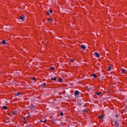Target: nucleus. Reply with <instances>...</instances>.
I'll list each match as a JSON object with an SVG mask.
<instances>
[{
    "label": "nucleus",
    "instance_id": "4be33fe9",
    "mask_svg": "<svg viewBox=\"0 0 127 127\" xmlns=\"http://www.w3.org/2000/svg\"><path fill=\"white\" fill-rule=\"evenodd\" d=\"M64 115V114L63 113H61V117H63V116Z\"/></svg>",
    "mask_w": 127,
    "mask_h": 127
},
{
    "label": "nucleus",
    "instance_id": "b1692460",
    "mask_svg": "<svg viewBox=\"0 0 127 127\" xmlns=\"http://www.w3.org/2000/svg\"><path fill=\"white\" fill-rule=\"evenodd\" d=\"M59 81L60 82H62V78H60Z\"/></svg>",
    "mask_w": 127,
    "mask_h": 127
},
{
    "label": "nucleus",
    "instance_id": "1a4fd4ad",
    "mask_svg": "<svg viewBox=\"0 0 127 127\" xmlns=\"http://www.w3.org/2000/svg\"><path fill=\"white\" fill-rule=\"evenodd\" d=\"M45 86H46V83H43L41 86L42 87H45Z\"/></svg>",
    "mask_w": 127,
    "mask_h": 127
},
{
    "label": "nucleus",
    "instance_id": "ddd939ff",
    "mask_svg": "<svg viewBox=\"0 0 127 127\" xmlns=\"http://www.w3.org/2000/svg\"><path fill=\"white\" fill-rule=\"evenodd\" d=\"M16 114H17V111H13V112H12V115H16Z\"/></svg>",
    "mask_w": 127,
    "mask_h": 127
},
{
    "label": "nucleus",
    "instance_id": "2eb2a0df",
    "mask_svg": "<svg viewBox=\"0 0 127 127\" xmlns=\"http://www.w3.org/2000/svg\"><path fill=\"white\" fill-rule=\"evenodd\" d=\"M46 121H47V120L45 119L44 121L43 120L40 121V122L41 123H45V122H46Z\"/></svg>",
    "mask_w": 127,
    "mask_h": 127
},
{
    "label": "nucleus",
    "instance_id": "7ed1b4c3",
    "mask_svg": "<svg viewBox=\"0 0 127 127\" xmlns=\"http://www.w3.org/2000/svg\"><path fill=\"white\" fill-rule=\"evenodd\" d=\"M19 19H21V20H23V19H24V15H22L21 16H20Z\"/></svg>",
    "mask_w": 127,
    "mask_h": 127
},
{
    "label": "nucleus",
    "instance_id": "20e7f679",
    "mask_svg": "<svg viewBox=\"0 0 127 127\" xmlns=\"http://www.w3.org/2000/svg\"><path fill=\"white\" fill-rule=\"evenodd\" d=\"M50 13H52V11L51 10H49V11L47 12V15H50Z\"/></svg>",
    "mask_w": 127,
    "mask_h": 127
},
{
    "label": "nucleus",
    "instance_id": "6e6552de",
    "mask_svg": "<svg viewBox=\"0 0 127 127\" xmlns=\"http://www.w3.org/2000/svg\"><path fill=\"white\" fill-rule=\"evenodd\" d=\"M115 127H119V123H118V121L115 122Z\"/></svg>",
    "mask_w": 127,
    "mask_h": 127
},
{
    "label": "nucleus",
    "instance_id": "9b49d317",
    "mask_svg": "<svg viewBox=\"0 0 127 127\" xmlns=\"http://www.w3.org/2000/svg\"><path fill=\"white\" fill-rule=\"evenodd\" d=\"M80 47H81V48H82V49H83V50H85V48H86V47H85V46H84V45H81V46H80Z\"/></svg>",
    "mask_w": 127,
    "mask_h": 127
},
{
    "label": "nucleus",
    "instance_id": "6ab92c4d",
    "mask_svg": "<svg viewBox=\"0 0 127 127\" xmlns=\"http://www.w3.org/2000/svg\"><path fill=\"white\" fill-rule=\"evenodd\" d=\"M50 70H52L53 71V70H54V67H50Z\"/></svg>",
    "mask_w": 127,
    "mask_h": 127
},
{
    "label": "nucleus",
    "instance_id": "bb28decb",
    "mask_svg": "<svg viewBox=\"0 0 127 127\" xmlns=\"http://www.w3.org/2000/svg\"><path fill=\"white\" fill-rule=\"evenodd\" d=\"M116 118H118V115H116Z\"/></svg>",
    "mask_w": 127,
    "mask_h": 127
},
{
    "label": "nucleus",
    "instance_id": "423d86ee",
    "mask_svg": "<svg viewBox=\"0 0 127 127\" xmlns=\"http://www.w3.org/2000/svg\"><path fill=\"white\" fill-rule=\"evenodd\" d=\"M79 93L78 90H76L75 91V93H74L75 96H78V95H79Z\"/></svg>",
    "mask_w": 127,
    "mask_h": 127
},
{
    "label": "nucleus",
    "instance_id": "f8f14e48",
    "mask_svg": "<svg viewBox=\"0 0 127 127\" xmlns=\"http://www.w3.org/2000/svg\"><path fill=\"white\" fill-rule=\"evenodd\" d=\"M2 109L3 110H7V107L6 106H4L2 107Z\"/></svg>",
    "mask_w": 127,
    "mask_h": 127
},
{
    "label": "nucleus",
    "instance_id": "f03ea898",
    "mask_svg": "<svg viewBox=\"0 0 127 127\" xmlns=\"http://www.w3.org/2000/svg\"><path fill=\"white\" fill-rule=\"evenodd\" d=\"M94 55L96 56V57H97V58H99V57H100V55L99 54V53H98V52H95L94 53Z\"/></svg>",
    "mask_w": 127,
    "mask_h": 127
},
{
    "label": "nucleus",
    "instance_id": "aec40b11",
    "mask_svg": "<svg viewBox=\"0 0 127 127\" xmlns=\"http://www.w3.org/2000/svg\"><path fill=\"white\" fill-rule=\"evenodd\" d=\"M83 113H87V110H82Z\"/></svg>",
    "mask_w": 127,
    "mask_h": 127
},
{
    "label": "nucleus",
    "instance_id": "f257e3e1",
    "mask_svg": "<svg viewBox=\"0 0 127 127\" xmlns=\"http://www.w3.org/2000/svg\"><path fill=\"white\" fill-rule=\"evenodd\" d=\"M122 74H127V70L123 68L122 69Z\"/></svg>",
    "mask_w": 127,
    "mask_h": 127
},
{
    "label": "nucleus",
    "instance_id": "9d476101",
    "mask_svg": "<svg viewBox=\"0 0 127 127\" xmlns=\"http://www.w3.org/2000/svg\"><path fill=\"white\" fill-rule=\"evenodd\" d=\"M51 80H52V81H56V77L51 78Z\"/></svg>",
    "mask_w": 127,
    "mask_h": 127
},
{
    "label": "nucleus",
    "instance_id": "dca6fc26",
    "mask_svg": "<svg viewBox=\"0 0 127 127\" xmlns=\"http://www.w3.org/2000/svg\"><path fill=\"white\" fill-rule=\"evenodd\" d=\"M96 95L97 96H100L101 95V92H97Z\"/></svg>",
    "mask_w": 127,
    "mask_h": 127
},
{
    "label": "nucleus",
    "instance_id": "412c9836",
    "mask_svg": "<svg viewBox=\"0 0 127 127\" xmlns=\"http://www.w3.org/2000/svg\"><path fill=\"white\" fill-rule=\"evenodd\" d=\"M19 95H20V93H17L16 94V96H19Z\"/></svg>",
    "mask_w": 127,
    "mask_h": 127
},
{
    "label": "nucleus",
    "instance_id": "39448f33",
    "mask_svg": "<svg viewBox=\"0 0 127 127\" xmlns=\"http://www.w3.org/2000/svg\"><path fill=\"white\" fill-rule=\"evenodd\" d=\"M99 119L100 120H103L104 119V115H101L98 117Z\"/></svg>",
    "mask_w": 127,
    "mask_h": 127
},
{
    "label": "nucleus",
    "instance_id": "5701e85b",
    "mask_svg": "<svg viewBox=\"0 0 127 127\" xmlns=\"http://www.w3.org/2000/svg\"><path fill=\"white\" fill-rule=\"evenodd\" d=\"M33 80L34 81H36V79L35 78H33Z\"/></svg>",
    "mask_w": 127,
    "mask_h": 127
},
{
    "label": "nucleus",
    "instance_id": "4468645a",
    "mask_svg": "<svg viewBox=\"0 0 127 127\" xmlns=\"http://www.w3.org/2000/svg\"><path fill=\"white\" fill-rule=\"evenodd\" d=\"M112 70V67L111 66H109L108 67V71H111Z\"/></svg>",
    "mask_w": 127,
    "mask_h": 127
},
{
    "label": "nucleus",
    "instance_id": "393cba45",
    "mask_svg": "<svg viewBox=\"0 0 127 127\" xmlns=\"http://www.w3.org/2000/svg\"><path fill=\"white\" fill-rule=\"evenodd\" d=\"M71 61H72V62H73L74 61V59H71Z\"/></svg>",
    "mask_w": 127,
    "mask_h": 127
},
{
    "label": "nucleus",
    "instance_id": "0eeeda50",
    "mask_svg": "<svg viewBox=\"0 0 127 127\" xmlns=\"http://www.w3.org/2000/svg\"><path fill=\"white\" fill-rule=\"evenodd\" d=\"M48 21H49L50 23H52L53 22V20L52 18H50L48 19Z\"/></svg>",
    "mask_w": 127,
    "mask_h": 127
},
{
    "label": "nucleus",
    "instance_id": "a211bd4d",
    "mask_svg": "<svg viewBox=\"0 0 127 127\" xmlns=\"http://www.w3.org/2000/svg\"><path fill=\"white\" fill-rule=\"evenodd\" d=\"M1 43H2V44H5V43H6L5 41H4V40L2 41Z\"/></svg>",
    "mask_w": 127,
    "mask_h": 127
},
{
    "label": "nucleus",
    "instance_id": "f3484780",
    "mask_svg": "<svg viewBox=\"0 0 127 127\" xmlns=\"http://www.w3.org/2000/svg\"><path fill=\"white\" fill-rule=\"evenodd\" d=\"M93 77H94V78H97V75H96V74H92Z\"/></svg>",
    "mask_w": 127,
    "mask_h": 127
},
{
    "label": "nucleus",
    "instance_id": "a878e982",
    "mask_svg": "<svg viewBox=\"0 0 127 127\" xmlns=\"http://www.w3.org/2000/svg\"><path fill=\"white\" fill-rule=\"evenodd\" d=\"M23 120H24V121H25V117L23 118Z\"/></svg>",
    "mask_w": 127,
    "mask_h": 127
}]
</instances>
